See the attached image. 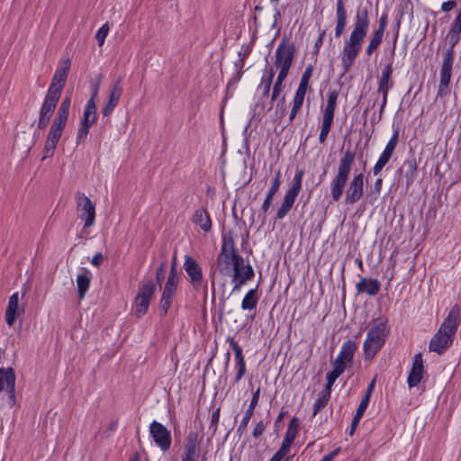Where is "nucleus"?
I'll use <instances>...</instances> for the list:
<instances>
[{
	"instance_id": "60",
	"label": "nucleus",
	"mask_w": 461,
	"mask_h": 461,
	"mask_svg": "<svg viewBox=\"0 0 461 461\" xmlns=\"http://www.w3.org/2000/svg\"><path fill=\"white\" fill-rule=\"evenodd\" d=\"M103 261H104L103 254L98 252V253L95 254V256L92 258L91 263L93 266L99 267L102 265Z\"/></svg>"
},
{
	"instance_id": "52",
	"label": "nucleus",
	"mask_w": 461,
	"mask_h": 461,
	"mask_svg": "<svg viewBox=\"0 0 461 461\" xmlns=\"http://www.w3.org/2000/svg\"><path fill=\"white\" fill-rule=\"evenodd\" d=\"M237 375L235 377V383H238L246 374V361L245 359L236 362Z\"/></svg>"
},
{
	"instance_id": "33",
	"label": "nucleus",
	"mask_w": 461,
	"mask_h": 461,
	"mask_svg": "<svg viewBox=\"0 0 461 461\" xmlns=\"http://www.w3.org/2000/svg\"><path fill=\"white\" fill-rule=\"evenodd\" d=\"M96 118L97 116L95 101L88 100L85 108L83 120L81 122H83V124H88L92 126L95 122Z\"/></svg>"
},
{
	"instance_id": "13",
	"label": "nucleus",
	"mask_w": 461,
	"mask_h": 461,
	"mask_svg": "<svg viewBox=\"0 0 461 461\" xmlns=\"http://www.w3.org/2000/svg\"><path fill=\"white\" fill-rule=\"evenodd\" d=\"M200 440L198 433L190 431L184 440V451L181 455V461H199Z\"/></svg>"
},
{
	"instance_id": "23",
	"label": "nucleus",
	"mask_w": 461,
	"mask_h": 461,
	"mask_svg": "<svg viewBox=\"0 0 461 461\" xmlns=\"http://www.w3.org/2000/svg\"><path fill=\"white\" fill-rule=\"evenodd\" d=\"M254 270L249 264L244 265L231 272V283L243 286L248 281L254 277Z\"/></svg>"
},
{
	"instance_id": "5",
	"label": "nucleus",
	"mask_w": 461,
	"mask_h": 461,
	"mask_svg": "<svg viewBox=\"0 0 461 461\" xmlns=\"http://www.w3.org/2000/svg\"><path fill=\"white\" fill-rule=\"evenodd\" d=\"M386 326L382 321H375L368 330L364 342V355L366 359L373 358L383 348L386 337Z\"/></svg>"
},
{
	"instance_id": "42",
	"label": "nucleus",
	"mask_w": 461,
	"mask_h": 461,
	"mask_svg": "<svg viewBox=\"0 0 461 461\" xmlns=\"http://www.w3.org/2000/svg\"><path fill=\"white\" fill-rule=\"evenodd\" d=\"M150 302L146 299H142L140 296H136L135 298V308H136V316L138 318L145 315L149 310Z\"/></svg>"
},
{
	"instance_id": "17",
	"label": "nucleus",
	"mask_w": 461,
	"mask_h": 461,
	"mask_svg": "<svg viewBox=\"0 0 461 461\" xmlns=\"http://www.w3.org/2000/svg\"><path fill=\"white\" fill-rule=\"evenodd\" d=\"M64 129L65 127L61 125L51 123L43 148V159L53 156Z\"/></svg>"
},
{
	"instance_id": "38",
	"label": "nucleus",
	"mask_w": 461,
	"mask_h": 461,
	"mask_svg": "<svg viewBox=\"0 0 461 461\" xmlns=\"http://www.w3.org/2000/svg\"><path fill=\"white\" fill-rule=\"evenodd\" d=\"M404 175L406 177V185L409 186L413 183L414 175L417 171V164L415 159H407L403 163Z\"/></svg>"
},
{
	"instance_id": "59",
	"label": "nucleus",
	"mask_w": 461,
	"mask_h": 461,
	"mask_svg": "<svg viewBox=\"0 0 461 461\" xmlns=\"http://www.w3.org/2000/svg\"><path fill=\"white\" fill-rule=\"evenodd\" d=\"M304 97L294 95V100H293V105L292 108L301 110L303 104Z\"/></svg>"
},
{
	"instance_id": "48",
	"label": "nucleus",
	"mask_w": 461,
	"mask_h": 461,
	"mask_svg": "<svg viewBox=\"0 0 461 461\" xmlns=\"http://www.w3.org/2000/svg\"><path fill=\"white\" fill-rule=\"evenodd\" d=\"M109 30V25L106 23L97 31L95 38L100 47L104 45L105 38L108 35Z\"/></svg>"
},
{
	"instance_id": "28",
	"label": "nucleus",
	"mask_w": 461,
	"mask_h": 461,
	"mask_svg": "<svg viewBox=\"0 0 461 461\" xmlns=\"http://www.w3.org/2000/svg\"><path fill=\"white\" fill-rule=\"evenodd\" d=\"M71 100L70 97H66L62 100L57 115L54 118L52 123H56L58 125H61L63 127H66L68 114H69V109H70Z\"/></svg>"
},
{
	"instance_id": "49",
	"label": "nucleus",
	"mask_w": 461,
	"mask_h": 461,
	"mask_svg": "<svg viewBox=\"0 0 461 461\" xmlns=\"http://www.w3.org/2000/svg\"><path fill=\"white\" fill-rule=\"evenodd\" d=\"M339 377V376L336 375L335 374L329 372L326 375L327 384L325 385V388L321 392L330 395L331 387Z\"/></svg>"
},
{
	"instance_id": "45",
	"label": "nucleus",
	"mask_w": 461,
	"mask_h": 461,
	"mask_svg": "<svg viewBox=\"0 0 461 461\" xmlns=\"http://www.w3.org/2000/svg\"><path fill=\"white\" fill-rule=\"evenodd\" d=\"M276 101L277 103L276 105L275 115L276 119H282L283 117H285L286 113L285 96H279Z\"/></svg>"
},
{
	"instance_id": "21",
	"label": "nucleus",
	"mask_w": 461,
	"mask_h": 461,
	"mask_svg": "<svg viewBox=\"0 0 461 461\" xmlns=\"http://www.w3.org/2000/svg\"><path fill=\"white\" fill-rule=\"evenodd\" d=\"M260 395V387H258L257 390L253 393L252 398L250 400L249 405L245 411V414L237 428V433L241 436L247 429L248 424L254 414L255 408L258 404Z\"/></svg>"
},
{
	"instance_id": "27",
	"label": "nucleus",
	"mask_w": 461,
	"mask_h": 461,
	"mask_svg": "<svg viewBox=\"0 0 461 461\" xmlns=\"http://www.w3.org/2000/svg\"><path fill=\"white\" fill-rule=\"evenodd\" d=\"M192 221L195 225H198L203 231L208 232L212 229V221L206 209H197L193 217Z\"/></svg>"
},
{
	"instance_id": "16",
	"label": "nucleus",
	"mask_w": 461,
	"mask_h": 461,
	"mask_svg": "<svg viewBox=\"0 0 461 461\" xmlns=\"http://www.w3.org/2000/svg\"><path fill=\"white\" fill-rule=\"evenodd\" d=\"M399 141V129L396 128L393 131V135L391 136L389 141L387 142L384 149L380 155L378 160L373 167L374 175H378L384 168V167L389 162L391 159Z\"/></svg>"
},
{
	"instance_id": "31",
	"label": "nucleus",
	"mask_w": 461,
	"mask_h": 461,
	"mask_svg": "<svg viewBox=\"0 0 461 461\" xmlns=\"http://www.w3.org/2000/svg\"><path fill=\"white\" fill-rule=\"evenodd\" d=\"M357 348V343L352 339H348L342 344L340 351L337 357L344 361H347L348 363H351L353 361V357Z\"/></svg>"
},
{
	"instance_id": "19",
	"label": "nucleus",
	"mask_w": 461,
	"mask_h": 461,
	"mask_svg": "<svg viewBox=\"0 0 461 461\" xmlns=\"http://www.w3.org/2000/svg\"><path fill=\"white\" fill-rule=\"evenodd\" d=\"M424 366L421 353L414 356L412 367L408 375L407 383L410 388H412L421 381L423 377Z\"/></svg>"
},
{
	"instance_id": "57",
	"label": "nucleus",
	"mask_w": 461,
	"mask_h": 461,
	"mask_svg": "<svg viewBox=\"0 0 461 461\" xmlns=\"http://www.w3.org/2000/svg\"><path fill=\"white\" fill-rule=\"evenodd\" d=\"M387 26V14H383L382 16L379 19V24L377 29L375 30V32H377L379 33L384 34V31Z\"/></svg>"
},
{
	"instance_id": "37",
	"label": "nucleus",
	"mask_w": 461,
	"mask_h": 461,
	"mask_svg": "<svg viewBox=\"0 0 461 461\" xmlns=\"http://www.w3.org/2000/svg\"><path fill=\"white\" fill-rule=\"evenodd\" d=\"M156 284L153 280H148L139 290L138 296L142 299H146L149 302L151 301L155 294Z\"/></svg>"
},
{
	"instance_id": "6",
	"label": "nucleus",
	"mask_w": 461,
	"mask_h": 461,
	"mask_svg": "<svg viewBox=\"0 0 461 461\" xmlns=\"http://www.w3.org/2000/svg\"><path fill=\"white\" fill-rule=\"evenodd\" d=\"M295 45L287 37H284L276 50L275 67L279 71L289 73L295 55Z\"/></svg>"
},
{
	"instance_id": "12",
	"label": "nucleus",
	"mask_w": 461,
	"mask_h": 461,
	"mask_svg": "<svg viewBox=\"0 0 461 461\" xmlns=\"http://www.w3.org/2000/svg\"><path fill=\"white\" fill-rule=\"evenodd\" d=\"M393 71V62H390L383 68L381 77L378 81V88L376 93L382 94L383 96L379 111L380 117L382 116L384 110L387 104L389 89L393 86V81L392 80Z\"/></svg>"
},
{
	"instance_id": "64",
	"label": "nucleus",
	"mask_w": 461,
	"mask_h": 461,
	"mask_svg": "<svg viewBox=\"0 0 461 461\" xmlns=\"http://www.w3.org/2000/svg\"><path fill=\"white\" fill-rule=\"evenodd\" d=\"M299 426H300V421H299V419L296 418V417H294L289 424H288V429H292V430H295L298 432V429H299Z\"/></svg>"
},
{
	"instance_id": "54",
	"label": "nucleus",
	"mask_w": 461,
	"mask_h": 461,
	"mask_svg": "<svg viewBox=\"0 0 461 461\" xmlns=\"http://www.w3.org/2000/svg\"><path fill=\"white\" fill-rule=\"evenodd\" d=\"M167 268V261H163L156 270V279L159 285L165 278V273Z\"/></svg>"
},
{
	"instance_id": "53",
	"label": "nucleus",
	"mask_w": 461,
	"mask_h": 461,
	"mask_svg": "<svg viewBox=\"0 0 461 461\" xmlns=\"http://www.w3.org/2000/svg\"><path fill=\"white\" fill-rule=\"evenodd\" d=\"M274 196H275V194H271L270 193H267L265 200H264V202H263V203L261 205V208H260V212H262L264 216L268 212V210H269V208L271 206V203L273 202Z\"/></svg>"
},
{
	"instance_id": "10",
	"label": "nucleus",
	"mask_w": 461,
	"mask_h": 461,
	"mask_svg": "<svg viewBox=\"0 0 461 461\" xmlns=\"http://www.w3.org/2000/svg\"><path fill=\"white\" fill-rule=\"evenodd\" d=\"M244 265V259L239 253L220 252L217 257V268L222 276H230L232 271Z\"/></svg>"
},
{
	"instance_id": "35",
	"label": "nucleus",
	"mask_w": 461,
	"mask_h": 461,
	"mask_svg": "<svg viewBox=\"0 0 461 461\" xmlns=\"http://www.w3.org/2000/svg\"><path fill=\"white\" fill-rule=\"evenodd\" d=\"M221 252L239 253L235 247L234 233L231 230H229L222 234V244L221 248Z\"/></svg>"
},
{
	"instance_id": "46",
	"label": "nucleus",
	"mask_w": 461,
	"mask_h": 461,
	"mask_svg": "<svg viewBox=\"0 0 461 461\" xmlns=\"http://www.w3.org/2000/svg\"><path fill=\"white\" fill-rule=\"evenodd\" d=\"M227 341L229 342L230 348L234 351L235 361L238 362V361L245 359V357H244V356L242 354L241 347L234 340V339L230 338V337H228L227 338Z\"/></svg>"
},
{
	"instance_id": "47",
	"label": "nucleus",
	"mask_w": 461,
	"mask_h": 461,
	"mask_svg": "<svg viewBox=\"0 0 461 461\" xmlns=\"http://www.w3.org/2000/svg\"><path fill=\"white\" fill-rule=\"evenodd\" d=\"M347 364H348L347 361H344L339 357H336V359L332 362L333 369L330 372L335 374L338 376H340L343 374V372L345 371Z\"/></svg>"
},
{
	"instance_id": "40",
	"label": "nucleus",
	"mask_w": 461,
	"mask_h": 461,
	"mask_svg": "<svg viewBox=\"0 0 461 461\" xmlns=\"http://www.w3.org/2000/svg\"><path fill=\"white\" fill-rule=\"evenodd\" d=\"M287 76H288V73L279 71L276 80L273 86V91H272V95H271V102L272 103H274L276 100H277L278 97L280 96V94H281L282 88H283V83L285 80Z\"/></svg>"
},
{
	"instance_id": "20",
	"label": "nucleus",
	"mask_w": 461,
	"mask_h": 461,
	"mask_svg": "<svg viewBox=\"0 0 461 461\" xmlns=\"http://www.w3.org/2000/svg\"><path fill=\"white\" fill-rule=\"evenodd\" d=\"M348 24V12L344 0H337L336 2V26L335 37L339 38L345 31Z\"/></svg>"
},
{
	"instance_id": "9",
	"label": "nucleus",
	"mask_w": 461,
	"mask_h": 461,
	"mask_svg": "<svg viewBox=\"0 0 461 461\" xmlns=\"http://www.w3.org/2000/svg\"><path fill=\"white\" fill-rule=\"evenodd\" d=\"M77 212L79 219L85 221L84 227L89 228L95 221V207L92 201L83 193L77 192L75 195Z\"/></svg>"
},
{
	"instance_id": "22",
	"label": "nucleus",
	"mask_w": 461,
	"mask_h": 461,
	"mask_svg": "<svg viewBox=\"0 0 461 461\" xmlns=\"http://www.w3.org/2000/svg\"><path fill=\"white\" fill-rule=\"evenodd\" d=\"M178 282L179 277L176 272V258L175 256L173 258L167 280L164 286L162 295L174 298L177 289Z\"/></svg>"
},
{
	"instance_id": "58",
	"label": "nucleus",
	"mask_w": 461,
	"mask_h": 461,
	"mask_svg": "<svg viewBox=\"0 0 461 461\" xmlns=\"http://www.w3.org/2000/svg\"><path fill=\"white\" fill-rule=\"evenodd\" d=\"M375 377L368 384V386L366 388V393H365V395H364V397L362 398L361 401H364V402L369 403L371 395H372L374 388H375Z\"/></svg>"
},
{
	"instance_id": "4",
	"label": "nucleus",
	"mask_w": 461,
	"mask_h": 461,
	"mask_svg": "<svg viewBox=\"0 0 461 461\" xmlns=\"http://www.w3.org/2000/svg\"><path fill=\"white\" fill-rule=\"evenodd\" d=\"M460 324V307L454 305L441 323L436 334L432 337L429 348L430 351L442 355L451 347L455 334Z\"/></svg>"
},
{
	"instance_id": "26",
	"label": "nucleus",
	"mask_w": 461,
	"mask_h": 461,
	"mask_svg": "<svg viewBox=\"0 0 461 461\" xmlns=\"http://www.w3.org/2000/svg\"><path fill=\"white\" fill-rule=\"evenodd\" d=\"M91 277H92L91 272L89 270H87L86 268H84L83 272L77 276V294H78V298L80 300H83L86 297V294L90 286Z\"/></svg>"
},
{
	"instance_id": "1",
	"label": "nucleus",
	"mask_w": 461,
	"mask_h": 461,
	"mask_svg": "<svg viewBox=\"0 0 461 461\" xmlns=\"http://www.w3.org/2000/svg\"><path fill=\"white\" fill-rule=\"evenodd\" d=\"M356 154L349 149H347L339 161L338 171L330 182L331 202H339L345 192L344 203L353 205L357 203L364 194V175L357 174L353 176L347 189L345 190L348 180L352 166L355 161Z\"/></svg>"
},
{
	"instance_id": "29",
	"label": "nucleus",
	"mask_w": 461,
	"mask_h": 461,
	"mask_svg": "<svg viewBox=\"0 0 461 461\" xmlns=\"http://www.w3.org/2000/svg\"><path fill=\"white\" fill-rule=\"evenodd\" d=\"M18 293H14L9 298L7 309L5 312V320L8 326H12L16 320L18 314Z\"/></svg>"
},
{
	"instance_id": "30",
	"label": "nucleus",
	"mask_w": 461,
	"mask_h": 461,
	"mask_svg": "<svg viewBox=\"0 0 461 461\" xmlns=\"http://www.w3.org/2000/svg\"><path fill=\"white\" fill-rule=\"evenodd\" d=\"M259 300L258 294V286L256 288L249 290L241 302V309L243 311H255Z\"/></svg>"
},
{
	"instance_id": "7",
	"label": "nucleus",
	"mask_w": 461,
	"mask_h": 461,
	"mask_svg": "<svg viewBox=\"0 0 461 461\" xmlns=\"http://www.w3.org/2000/svg\"><path fill=\"white\" fill-rule=\"evenodd\" d=\"M303 176V171L299 170L296 172L293 185L291 187L285 192L284 200L276 211L275 220H282L284 219L287 213L291 211L296 197L298 196L301 189H302V181Z\"/></svg>"
},
{
	"instance_id": "56",
	"label": "nucleus",
	"mask_w": 461,
	"mask_h": 461,
	"mask_svg": "<svg viewBox=\"0 0 461 461\" xmlns=\"http://www.w3.org/2000/svg\"><path fill=\"white\" fill-rule=\"evenodd\" d=\"M312 70H313L312 66V65H308L306 67L305 70L303 71V75H302L300 83H303V84H305V85H309V81H310V78L312 77Z\"/></svg>"
},
{
	"instance_id": "36",
	"label": "nucleus",
	"mask_w": 461,
	"mask_h": 461,
	"mask_svg": "<svg viewBox=\"0 0 461 461\" xmlns=\"http://www.w3.org/2000/svg\"><path fill=\"white\" fill-rule=\"evenodd\" d=\"M384 34L379 33L377 32H373L372 36L369 40L367 46L366 47L365 52L367 57L372 56L374 52H375L381 43L383 42Z\"/></svg>"
},
{
	"instance_id": "8",
	"label": "nucleus",
	"mask_w": 461,
	"mask_h": 461,
	"mask_svg": "<svg viewBox=\"0 0 461 461\" xmlns=\"http://www.w3.org/2000/svg\"><path fill=\"white\" fill-rule=\"evenodd\" d=\"M454 63V50H447L444 54V59L439 74V85L437 93L438 97H444L449 93V85L452 76V67Z\"/></svg>"
},
{
	"instance_id": "11",
	"label": "nucleus",
	"mask_w": 461,
	"mask_h": 461,
	"mask_svg": "<svg viewBox=\"0 0 461 461\" xmlns=\"http://www.w3.org/2000/svg\"><path fill=\"white\" fill-rule=\"evenodd\" d=\"M149 434L153 438L155 444L163 451L166 452L171 446V433L160 422L153 420L149 425Z\"/></svg>"
},
{
	"instance_id": "39",
	"label": "nucleus",
	"mask_w": 461,
	"mask_h": 461,
	"mask_svg": "<svg viewBox=\"0 0 461 461\" xmlns=\"http://www.w3.org/2000/svg\"><path fill=\"white\" fill-rule=\"evenodd\" d=\"M368 404H369L368 402H366L364 401L360 402V403L357 409V411L353 417V420L351 421L350 430H349L350 436H352L355 433V430H356L361 418L363 417Z\"/></svg>"
},
{
	"instance_id": "41",
	"label": "nucleus",
	"mask_w": 461,
	"mask_h": 461,
	"mask_svg": "<svg viewBox=\"0 0 461 461\" xmlns=\"http://www.w3.org/2000/svg\"><path fill=\"white\" fill-rule=\"evenodd\" d=\"M330 395L326 394L321 392L318 394V397L313 404V413L312 416H316L318 412H320L328 403Z\"/></svg>"
},
{
	"instance_id": "15",
	"label": "nucleus",
	"mask_w": 461,
	"mask_h": 461,
	"mask_svg": "<svg viewBox=\"0 0 461 461\" xmlns=\"http://www.w3.org/2000/svg\"><path fill=\"white\" fill-rule=\"evenodd\" d=\"M6 390L9 404H15V373L11 367H0V392Z\"/></svg>"
},
{
	"instance_id": "55",
	"label": "nucleus",
	"mask_w": 461,
	"mask_h": 461,
	"mask_svg": "<svg viewBox=\"0 0 461 461\" xmlns=\"http://www.w3.org/2000/svg\"><path fill=\"white\" fill-rule=\"evenodd\" d=\"M266 428L267 425L264 423L263 420L258 421L253 429L252 436L255 438H259L265 432Z\"/></svg>"
},
{
	"instance_id": "63",
	"label": "nucleus",
	"mask_w": 461,
	"mask_h": 461,
	"mask_svg": "<svg viewBox=\"0 0 461 461\" xmlns=\"http://www.w3.org/2000/svg\"><path fill=\"white\" fill-rule=\"evenodd\" d=\"M281 183L277 182V179H273L271 186L267 193H270L271 194H276L280 187Z\"/></svg>"
},
{
	"instance_id": "14",
	"label": "nucleus",
	"mask_w": 461,
	"mask_h": 461,
	"mask_svg": "<svg viewBox=\"0 0 461 461\" xmlns=\"http://www.w3.org/2000/svg\"><path fill=\"white\" fill-rule=\"evenodd\" d=\"M183 267L189 278V282L195 291H199L203 285V271L198 263L190 256H185Z\"/></svg>"
},
{
	"instance_id": "61",
	"label": "nucleus",
	"mask_w": 461,
	"mask_h": 461,
	"mask_svg": "<svg viewBox=\"0 0 461 461\" xmlns=\"http://www.w3.org/2000/svg\"><path fill=\"white\" fill-rule=\"evenodd\" d=\"M456 5V3L453 0L444 2L441 5V10L443 12H449L454 9Z\"/></svg>"
},
{
	"instance_id": "50",
	"label": "nucleus",
	"mask_w": 461,
	"mask_h": 461,
	"mask_svg": "<svg viewBox=\"0 0 461 461\" xmlns=\"http://www.w3.org/2000/svg\"><path fill=\"white\" fill-rule=\"evenodd\" d=\"M90 127H91V125L83 124V122L80 123L79 129L77 131V144H79L80 142H82L86 140Z\"/></svg>"
},
{
	"instance_id": "2",
	"label": "nucleus",
	"mask_w": 461,
	"mask_h": 461,
	"mask_svg": "<svg viewBox=\"0 0 461 461\" xmlns=\"http://www.w3.org/2000/svg\"><path fill=\"white\" fill-rule=\"evenodd\" d=\"M370 26L369 10L358 7L356 11L352 31L345 41L341 51V66L343 75L348 73L357 58Z\"/></svg>"
},
{
	"instance_id": "32",
	"label": "nucleus",
	"mask_w": 461,
	"mask_h": 461,
	"mask_svg": "<svg viewBox=\"0 0 461 461\" xmlns=\"http://www.w3.org/2000/svg\"><path fill=\"white\" fill-rule=\"evenodd\" d=\"M339 93L336 90L331 91L328 95L327 104L323 111L322 119L333 121L336 109V103Z\"/></svg>"
},
{
	"instance_id": "34",
	"label": "nucleus",
	"mask_w": 461,
	"mask_h": 461,
	"mask_svg": "<svg viewBox=\"0 0 461 461\" xmlns=\"http://www.w3.org/2000/svg\"><path fill=\"white\" fill-rule=\"evenodd\" d=\"M274 77L275 70L273 68H270L267 75L262 77L260 84L258 86V90H262L263 97H267L269 95Z\"/></svg>"
},
{
	"instance_id": "51",
	"label": "nucleus",
	"mask_w": 461,
	"mask_h": 461,
	"mask_svg": "<svg viewBox=\"0 0 461 461\" xmlns=\"http://www.w3.org/2000/svg\"><path fill=\"white\" fill-rule=\"evenodd\" d=\"M220 411H221V409L217 408L212 412V417H211V423L209 425V429L212 431V435H214L215 432L217 431V427H218V423L220 420Z\"/></svg>"
},
{
	"instance_id": "3",
	"label": "nucleus",
	"mask_w": 461,
	"mask_h": 461,
	"mask_svg": "<svg viewBox=\"0 0 461 461\" xmlns=\"http://www.w3.org/2000/svg\"><path fill=\"white\" fill-rule=\"evenodd\" d=\"M70 65V59H67L64 60L63 66L58 68L54 73L51 83L40 109L38 120L39 130L45 129L50 121L65 86Z\"/></svg>"
},
{
	"instance_id": "24",
	"label": "nucleus",
	"mask_w": 461,
	"mask_h": 461,
	"mask_svg": "<svg viewBox=\"0 0 461 461\" xmlns=\"http://www.w3.org/2000/svg\"><path fill=\"white\" fill-rule=\"evenodd\" d=\"M380 282L375 278H362L357 285V294L366 293L370 296L376 295L380 291Z\"/></svg>"
},
{
	"instance_id": "62",
	"label": "nucleus",
	"mask_w": 461,
	"mask_h": 461,
	"mask_svg": "<svg viewBox=\"0 0 461 461\" xmlns=\"http://www.w3.org/2000/svg\"><path fill=\"white\" fill-rule=\"evenodd\" d=\"M340 452V447L335 448L333 451L324 456L320 461H332L335 456Z\"/></svg>"
},
{
	"instance_id": "43",
	"label": "nucleus",
	"mask_w": 461,
	"mask_h": 461,
	"mask_svg": "<svg viewBox=\"0 0 461 461\" xmlns=\"http://www.w3.org/2000/svg\"><path fill=\"white\" fill-rule=\"evenodd\" d=\"M333 121L322 119V123L321 127V131L319 135V141L320 143L323 144L325 143L327 137L329 135V132L330 131V129L332 127Z\"/></svg>"
},
{
	"instance_id": "25",
	"label": "nucleus",
	"mask_w": 461,
	"mask_h": 461,
	"mask_svg": "<svg viewBox=\"0 0 461 461\" xmlns=\"http://www.w3.org/2000/svg\"><path fill=\"white\" fill-rule=\"evenodd\" d=\"M460 34H461V9L459 10L457 15L454 19V21L449 28L448 33H447V37L449 39V43H450V47L448 50H454L455 46L458 43V41L461 39Z\"/></svg>"
},
{
	"instance_id": "44",
	"label": "nucleus",
	"mask_w": 461,
	"mask_h": 461,
	"mask_svg": "<svg viewBox=\"0 0 461 461\" xmlns=\"http://www.w3.org/2000/svg\"><path fill=\"white\" fill-rule=\"evenodd\" d=\"M172 302H173L172 297L161 295V298L159 301V315H160V317H165L167 314L168 310L172 304Z\"/></svg>"
},
{
	"instance_id": "18",
	"label": "nucleus",
	"mask_w": 461,
	"mask_h": 461,
	"mask_svg": "<svg viewBox=\"0 0 461 461\" xmlns=\"http://www.w3.org/2000/svg\"><path fill=\"white\" fill-rule=\"evenodd\" d=\"M122 94V77H120L113 85L111 89L109 98L104 107L102 110V113L104 116L110 115L114 108L118 105L121 95Z\"/></svg>"
}]
</instances>
